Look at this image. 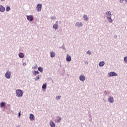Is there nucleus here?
Masks as SVG:
<instances>
[{
  "label": "nucleus",
  "instance_id": "1",
  "mask_svg": "<svg viewBox=\"0 0 127 127\" xmlns=\"http://www.w3.org/2000/svg\"><path fill=\"white\" fill-rule=\"evenodd\" d=\"M23 95V92L20 89H17L16 90V97H22Z\"/></svg>",
  "mask_w": 127,
  "mask_h": 127
},
{
  "label": "nucleus",
  "instance_id": "2",
  "mask_svg": "<svg viewBox=\"0 0 127 127\" xmlns=\"http://www.w3.org/2000/svg\"><path fill=\"white\" fill-rule=\"evenodd\" d=\"M11 75V73L10 71H7L5 76L7 79H9L10 78V76Z\"/></svg>",
  "mask_w": 127,
  "mask_h": 127
},
{
  "label": "nucleus",
  "instance_id": "3",
  "mask_svg": "<svg viewBox=\"0 0 127 127\" xmlns=\"http://www.w3.org/2000/svg\"><path fill=\"white\" fill-rule=\"evenodd\" d=\"M115 76H118V74L114 71L110 72L109 74V77H114Z\"/></svg>",
  "mask_w": 127,
  "mask_h": 127
},
{
  "label": "nucleus",
  "instance_id": "4",
  "mask_svg": "<svg viewBox=\"0 0 127 127\" xmlns=\"http://www.w3.org/2000/svg\"><path fill=\"white\" fill-rule=\"evenodd\" d=\"M42 7V5H41V4H38L36 7L37 11H41Z\"/></svg>",
  "mask_w": 127,
  "mask_h": 127
},
{
  "label": "nucleus",
  "instance_id": "5",
  "mask_svg": "<svg viewBox=\"0 0 127 127\" xmlns=\"http://www.w3.org/2000/svg\"><path fill=\"white\" fill-rule=\"evenodd\" d=\"M79 79L80 80V81H85V80L86 79V77L84 75H80L79 77Z\"/></svg>",
  "mask_w": 127,
  "mask_h": 127
},
{
  "label": "nucleus",
  "instance_id": "6",
  "mask_svg": "<svg viewBox=\"0 0 127 127\" xmlns=\"http://www.w3.org/2000/svg\"><path fill=\"white\" fill-rule=\"evenodd\" d=\"M5 10V8H4L2 5H0V11H1V12H3Z\"/></svg>",
  "mask_w": 127,
  "mask_h": 127
},
{
  "label": "nucleus",
  "instance_id": "7",
  "mask_svg": "<svg viewBox=\"0 0 127 127\" xmlns=\"http://www.w3.org/2000/svg\"><path fill=\"white\" fill-rule=\"evenodd\" d=\"M71 60V57L69 55H67L66 56V61H67L68 62H70Z\"/></svg>",
  "mask_w": 127,
  "mask_h": 127
},
{
  "label": "nucleus",
  "instance_id": "8",
  "mask_svg": "<svg viewBox=\"0 0 127 127\" xmlns=\"http://www.w3.org/2000/svg\"><path fill=\"white\" fill-rule=\"evenodd\" d=\"M108 101L109 103H114V98L112 97H109Z\"/></svg>",
  "mask_w": 127,
  "mask_h": 127
},
{
  "label": "nucleus",
  "instance_id": "9",
  "mask_svg": "<svg viewBox=\"0 0 127 127\" xmlns=\"http://www.w3.org/2000/svg\"><path fill=\"white\" fill-rule=\"evenodd\" d=\"M50 125L52 127H55V123H54L52 121L50 122Z\"/></svg>",
  "mask_w": 127,
  "mask_h": 127
},
{
  "label": "nucleus",
  "instance_id": "10",
  "mask_svg": "<svg viewBox=\"0 0 127 127\" xmlns=\"http://www.w3.org/2000/svg\"><path fill=\"white\" fill-rule=\"evenodd\" d=\"M27 18L28 20H29L30 21H32V16H27Z\"/></svg>",
  "mask_w": 127,
  "mask_h": 127
},
{
  "label": "nucleus",
  "instance_id": "11",
  "mask_svg": "<svg viewBox=\"0 0 127 127\" xmlns=\"http://www.w3.org/2000/svg\"><path fill=\"white\" fill-rule=\"evenodd\" d=\"M18 55L20 58H23V57H24V54L22 53H19Z\"/></svg>",
  "mask_w": 127,
  "mask_h": 127
},
{
  "label": "nucleus",
  "instance_id": "12",
  "mask_svg": "<svg viewBox=\"0 0 127 127\" xmlns=\"http://www.w3.org/2000/svg\"><path fill=\"white\" fill-rule=\"evenodd\" d=\"M42 89H44L45 90H46V88H47V84L46 83L44 84H43L42 86Z\"/></svg>",
  "mask_w": 127,
  "mask_h": 127
},
{
  "label": "nucleus",
  "instance_id": "13",
  "mask_svg": "<svg viewBox=\"0 0 127 127\" xmlns=\"http://www.w3.org/2000/svg\"><path fill=\"white\" fill-rule=\"evenodd\" d=\"M99 65L100 67H103L104 65H105V62H101L99 64Z\"/></svg>",
  "mask_w": 127,
  "mask_h": 127
},
{
  "label": "nucleus",
  "instance_id": "14",
  "mask_svg": "<svg viewBox=\"0 0 127 127\" xmlns=\"http://www.w3.org/2000/svg\"><path fill=\"white\" fill-rule=\"evenodd\" d=\"M51 57H52V58L55 57V53H54V52H51Z\"/></svg>",
  "mask_w": 127,
  "mask_h": 127
},
{
  "label": "nucleus",
  "instance_id": "15",
  "mask_svg": "<svg viewBox=\"0 0 127 127\" xmlns=\"http://www.w3.org/2000/svg\"><path fill=\"white\" fill-rule=\"evenodd\" d=\"M53 28L54 29H57V28H58V24H54L53 25Z\"/></svg>",
  "mask_w": 127,
  "mask_h": 127
},
{
  "label": "nucleus",
  "instance_id": "16",
  "mask_svg": "<svg viewBox=\"0 0 127 127\" xmlns=\"http://www.w3.org/2000/svg\"><path fill=\"white\" fill-rule=\"evenodd\" d=\"M107 18H108L109 22H110V23L113 22V20L112 19V17L109 16V17H108Z\"/></svg>",
  "mask_w": 127,
  "mask_h": 127
},
{
  "label": "nucleus",
  "instance_id": "17",
  "mask_svg": "<svg viewBox=\"0 0 127 127\" xmlns=\"http://www.w3.org/2000/svg\"><path fill=\"white\" fill-rule=\"evenodd\" d=\"M84 20L88 21V17L86 15H84L83 16Z\"/></svg>",
  "mask_w": 127,
  "mask_h": 127
},
{
  "label": "nucleus",
  "instance_id": "18",
  "mask_svg": "<svg viewBox=\"0 0 127 127\" xmlns=\"http://www.w3.org/2000/svg\"><path fill=\"white\" fill-rule=\"evenodd\" d=\"M76 26H78V27H80V26H82V23H76Z\"/></svg>",
  "mask_w": 127,
  "mask_h": 127
},
{
  "label": "nucleus",
  "instance_id": "19",
  "mask_svg": "<svg viewBox=\"0 0 127 127\" xmlns=\"http://www.w3.org/2000/svg\"><path fill=\"white\" fill-rule=\"evenodd\" d=\"M38 70L40 71V72H43V68L41 67H39L38 68Z\"/></svg>",
  "mask_w": 127,
  "mask_h": 127
},
{
  "label": "nucleus",
  "instance_id": "20",
  "mask_svg": "<svg viewBox=\"0 0 127 127\" xmlns=\"http://www.w3.org/2000/svg\"><path fill=\"white\" fill-rule=\"evenodd\" d=\"M38 74H39V72H38V71H34L33 74L36 75H38Z\"/></svg>",
  "mask_w": 127,
  "mask_h": 127
},
{
  "label": "nucleus",
  "instance_id": "21",
  "mask_svg": "<svg viewBox=\"0 0 127 127\" xmlns=\"http://www.w3.org/2000/svg\"><path fill=\"white\" fill-rule=\"evenodd\" d=\"M6 11H9V10H10V7L7 6V7L6 8Z\"/></svg>",
  "mask_w": 127,
  "mask_h": 127
},
{
  "label": "nucleus",
  "instance_id": "22",
  "mask_svg": "<svg viewBox=\"0 0 127 127\" xmlns=\"http://www.w3.org/2000/svg\"><path fill=\"white\" fill-rule=\"evenodd\" d=\"M5 105V104L4 103L1 102L0 103V107H1V108H2V107H4Z\"/></svg>",
  "mask_w": 127,
  "mask_h": 127
},
{
  "label": "nucleus",
  "instance_id": "23",
  "mask_svg": "<svg viewBox=\"0 0 127 127\" xmlns=\"http://www.w3.org/2000/svg\"><path fill=\"white\" fill-rule=\"evenodd\" d=\"M106 14L107 15L110 16L112 15V13L111 12V11H107L106 12Z\"/></svg>",
  "mask_w": 127,
  "mask_h": 127
},
{
  "label": "nucleus",
  "instance_id": "24",
  "mask_svg": "<svg viewBox=\"0 0 127 127\" xmlns=\"http://www.w3.org/2000/svg\"><path fill=\"white\" fill-rule=\"evenodd\" d=\"M124 61L125 63H127V57L124 58Z\"/></svg>",
  "mask_w": 127,
  "mask_h": 127
},
{
  "label": "nucleus",
  "instance_id": "25",
  "mask_svg": "<svg viewBox=\"0 0 127 127\" xmlns=\"http://www.w3.org/2000/svg\"><path fill=\"white\" fill-rule=\"evenodd\" d=\"M61 122V118H59L57 120V123H60Z\"/></svg>",
  "mask_w": 127,
  "mask_h": 127
},
{
  "label": "nucleus",
  "instance_id": "26",
  "mask_svg": "<svg viewBox=\"0 0 127 127\" xmlns=\"http://www.w3.org/2000/svg\"><path fill=\"white\" fill-rule=\"evenodd\" d=\"M30 119L31 120V121L32 120V114H31L30 115Z\"/></svg>",
  "mask_w": 127,
  "mask_h": 127
},
{
  "label": "nucleus",
  "instance_id": "27",
  "mask_svg": "<svg viewBox=\"0 0 127 127\" xmlns=\"http://www.w3.org/2000/svg\"><path fill=\"white\" fill-rule=\"evenodd\" d=\"M87 54H89V55H91V51H88L87 52Z\"/></svg>",
  "mask_w": 127,
  "mask_h": 127
},
{
  "label": "nucleus",
  "instance_id": "28",
  "mask_svg": "<svg viewBox=\"0 0 127 127\" xmlns=\"http://www.w3.org/2000/svg\"><path fill=\"white\" fill-rule=\"evenodd\" d=\"M60 98H61V96H58L56 97V100H60Z\"/></svg>",
  "mask_w": 127,
  "mask_h": 127
},
{
  "label": "nucleus",
  "instance_id": "29",
  "mask_svg": "<svg viewBox=\"0 0 127 127\" xmlns=\"http://www.w3.org/2000/svg\"><path fill=\"white\" fill-rule=\"evenodd\" d=\"M20 113H21L20 111L18 113V117H19V118L20 117Z\"/></svg>",
  "mask_w": 127,
  "mask_h": 127
},
{
  "label": "nucleus",
  "instance_id": "30",
  "mask_svg": "<svg viewBox=\"0 0 127 127\" xmlns=\"http://www.w3.org/2000/svg\"><path fill=\"white\" fill-rule=\"evenodd\" d=\"M23 65V66H26V63H24Z\"/></svg>",
  "mask_w": 127,
  "mask_h": 127
},
{
  "label": "nucleus",
  "instance_id": "31",
  "mask_svg": "<svg viewBox=\"0 0 127 127\" xmlns=\"http://www.w3.org/2000/svg\"><path fill=\"white\" fill-rule=\"evenodd\" d=\"M34 120V116L32 115V120Z\"/></svg>",
  "mask_w": 127,
  "mask_h": 127
},
{
  "label": "nucleus",
  "instance_id": "32",
  "mask_svg": "<svg viewBox=\"0 0 127 127\" xmlns=\"http://www.w3.org/2000/svg\"><path fill=\"white\" fill-rule=\"evenodd\" d=\"M38 79H39V76L37 77V80H38Z\"/></svg>",
  "mask_w": 127,
  "mask_h": 127
},
{
  "label": "nucleus",
  "instance_id": "33",
  "mask_svg": "<svg viewBox=\"0 0 127 127\" xmlns=\"http://www.w3.org/2000/svg\"><path fill=\"white\" fill-rule=\"evenodd\" d=\"M1 0V1H3V0Z\"/></svg>",
  "mask_w": 127,
  "mask_h": 127
},
{
  "label": "nucleus",
  "instance_id": "34",
  "mask_svg": "<svg viewBox=\"0 0 127 127\" xmlns=\"http://www.w3.org/2000/svg\"><path fill=\"white\" fill-rule=\"evenodd\" d=\"M126 0V1H127V0Z\"/></svg>",
  "mask_w": 127,
  "mask_h": 127
},
{
  "label": "nucleus",
  "instance_id": "35",
  "mask_svg": "<svg viewBox=\"0 0 127 127\" xmlns=\"http://www.w3.org/2000/svg\"><path fill=\"white\" fill-rule=\"evenodd\" d=\"M32 19H33V18H32Z\"/></svg>",
  "mask_w": 127,
  "mask_h": 127
}]
</instances>
